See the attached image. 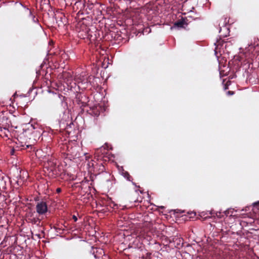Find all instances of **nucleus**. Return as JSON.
Instances as JSON below:
<instances>
[{
	"label": "nucleus",
	"mask_w": 259,
	"mask_h": 259,
	"mask_svg": "<svg viewBox=\"0 0 259 259\" xmlns=\"http://www.w3.org/2000/svg\"><path fill=\"white\" fill-rule=\"evenodd\" d=\"M19 13L23 22H26V19H30L33 23H36L38 21V19L32 14L31 11L22 5H19Z\"/></svg>",
	"instance_id": "nucleus-1"
},
{
	"label": "nucleus",
	"mask_w": 259,
	"mask_h": 259,
	"mask_svg": "<svg viewBox=\"0 0 259 259\" xmlns=\"http://www.w3.org/2000/svg\"><path fill=\"white\" fill-rule=\"evenodd\" d=\"M108 148V145L107 143L105 144V146L98 148L96 150L95 152V157H97L98 160H102L104 158V154L106 153L105 150Z\"/></svg>",
	"instance_id": "nucleus-4"
},
{
	"label": "nucleus",
	"mask_w": 259,
	"mask_h": 259,
	"mask_svg": "<svg viewBox=\"0 0 259 259\" xmlns=\"http://www.w3.org/2000/svg\"><path fill=\"white\" fill-rule=\"evenodd\" d=\"M94 171L96 175H99L105 172V167L102 163L97 164L94 166Z\"/></svg>",
	"instance_id": "nucleus-6"
},
{
	"label": "nucleus",
	"mask_w": 259,
	"mask_h": 259,
	"mask_svg": "<svg viewBox=\"0 0 259 259\" xmlns=\"http://www.w3.org/2000/svg\"><path fill=\"white\" fill-rule=\"evenodd\" d=\"M54 98L56 100H61V98H60V95H58V94H55L54 95Z\"/></svg>",
	"instance_id": "nucleus-18"
},
{
	"label": "nucleus",
	"mask_w": 259,
	"mask_h": 259,
	"mask_svg": "<svg viewBox=\"0 0 259 259\" xmlns=\"http://www.w3.org/2000/svg\"><path fill=\"white\" fill-rule=\"evenodd\" d=\"M72 149V147H71L70 149H69V147H67V150H68V153H67V155H72V156H76V155H74V153L72 151H71V150Z\"/></svg>",
	"instance_id": "nucleus-15"
},
{
	"label": "nucleus",
	"mask_w": 259,
	"mask_h": 259,
	"mask_svg": "<svg viewBox=\"0 0 259 259\" xmlns=\"http://www.w3.org/2000/svg\"><path fill=\"white\" fill-rule=\"evenodd\" d=\"M48 210V205L46 202L40 201L36 204V211L39 215L45 214Z\"/></svg>",
	"instance_id": "nucleus-3"
},
{
	"label": "nucleus",
	"mask_w": 259,
	"mask_h": 259,
	"mask_svg": "<svg viewBox=\"0 0 259 259\" xmlns=\"http://www.w3.org/2000/svg\"><path fill=\"white\" fill-rule=\"evenodd\" d=\"M122 175L123 177L129 181H131V179L132 178L129 173L127 171L123 172Z\"/></svg>",
	"instance_id": "nucleus-9"
},
{
	"label": "nucleus",
	"mask_w": 259,
	"mask_h": 259,
	"mask_svg": "<svg viewBox=\"0 0 259 259\" xmlns=\"http://www.w3.org/2000/svg\"><path fill=\"white\" fill-rule=\"evenodd\" d=\"M35 212H29L27 213V221L33 225H36L37 226H40L41 220L37 217L34 216Z\"/></svg>",
	"instance_id": "nucleus-2"
},
{
	"label": "nucleus",
	"mask_w": 259,
	"mask_h": 259,
	"mask_svg": "<svg viewBox=\"0 0 259 259\" xmlns=\"http://www.w3.org/2000/svg\"><path fill=\"white\" fill-rule=\"evenodd\" d=\"M105 174L107 176L110 177V175L109 173L107 172H105Z\"/></svg>",
	"instance_id": "nucleus-25"
},
{
	"label": "nucleus",
	"mask_w": 259,
	"mask_h": 259,
	"mask_svg": "<svg viewBox=\"0 0 259 259\" xmlns=\"http://www.w3.org/2000/svg\"><path fill=\"white\" fill-rule=\"evenodd\" d=\"M89 98L85 95L79 94L77 95L76 102L78 104L81 105V107H85L88 105Z\"/></svg>",
	"instance_id": "nucleus-5"
},
{
	"label": "nucleus",
	"mask_w": 259,
	"mask_h": 259,
	"mask_svg": "<svg viewBox=\"0 0 259 259\" xmlns=\"http://www.w3.org/2000/svg\"><path fill=\"white\" fill-rule=\"evenodd\" d=\"M15 150L14 148L12 149L11 150V152H10L11 154L13 155L15 154Z\"/></svg>",
	"instance_id": "nucleus-20"
},
{
	"label": "nucleus",
	"mask_w": 259,
	"mask_h": 259,
	"mask_svg": "<svg viewBox=\"0 0 259 259\" xmlns=\"http://www.w3.org/2000/svg\"><path fill=\"white\" fill-rule=\"evenodd\" d=\"M253 206H259V201H257V202H254V203H253Z\"/></svg>",
	"instance_id": "nucleus-21"
},
{
	"label": "nucleus",
	"mask_w": 259,
	"mask_h": 259,
	"mask_svg": "<svg viewBox=\"0 0 259 259\" xmlns=\"http://www.w3.org/2000/svg\"><path fill=\"white\" fill-rule=\"evenodd\" d=\"M212 214H213V213L211 211H207V212H202L201 213L200 216L201 217H205V218H206L207 217H209V216L208 214L211 215Z\"/></svg>",
	"instance_id": "nucleus-10"
},
{
	"label": "nucleus",
	"mask_w": 259,
	"mask_h": 259,
	"mask_svg": "<svg viewBox=\"0 0 259 259\" xmlns=\"http://www.w3.org/2000/svg\"><path fill=\"white\" fill-rule=\"evenodd\" d=\"M227 94L228 95L231 96L234 95V92L233 91H229Z\"/></svg>",
	"instance_id": "nucleus-19"
},
{
	"label": "nucleus",
	"mask_w": 259,
	"mask_h": 259,
	"mask_svg": "<svg viewBox=\"0 0 259 259\" xmlns=\"http://www.w3.org/2000/svg\"><path fill=\"white\" fill-rule=\"evenodd\" d=\"M10 131H9V130H8V131H7V132H8V133H10Z\"/></svg>",
	"instance_id": "nucleus-27"
},
{
	"label": "nucleus",
	"mask_w": 259,
	"mask_h": 259,
	"mask_svg": "<svg viewBox=\"0 0 259 259\" xmlns=\"http://www.w3.org/2000/svg\"><path fill=\"white\" fill-rule=\"evenodd\" d=\"M230 84V81H228L224 85V90H226L228 89V86Z\"/></svg>",
	"instance_id": "nucleus-17"
},
{
	"label": "nucleus",
	"mask_w": 259,
	"mask_h": 259,
	"mask_svg": "<svg viewBox=\"0 0 259 259\" xmlns=\"http://www.w3.org/2000/svg\"><path fill=\"white\" fill-rule=\"evenodd\" d=\"M6 182L4 180V177L0 176V190L6 188Z\"/></svg>",
	"instance_id": "nucleus-8"
},
{
	"label": "nucleus",
	"mask_w": 259,
	"mask_h": 259,
	"mask_svg": "<svg viewBox=\"0 0 259 259\" xmlns=\"http://www.w3.org/2000/svg\"><path fill=\"white\" fill-rule=\"evenodd\" d=\"M30 126L34 129H36V128H39V125L37 124V123H36V124H30Z\"/></svg>",
	"instance_id": "nucleus-16"
},
{
	"label": "nucleus",
	"mask_w": 259,
	"mask_h": 259,
	"mask_svg": "<svg viewBox=\"0 0 259 259\" xmlns=\"http://www.w3.org/2000/svg\"><path fill=\"white\" fill-rule=\"evenodd\" d=\"M185 25H187V23L184 19H182L176 21L174 23V26L179 28H183Z\"/></svg>",
	"instance_id": "nucleus-7"
},
{
	"label": "nucleus",
	"mask_w": 259,
	"mask_h": 259,
	"mask_svg": "<svg viewBox=\"0 0 259 259\" xmlns=\"http://www.w3.org/2000/svg\"><path fill=\"white\" fill-rule=\"evenodd\" d=\"M0 136L3 138L6 137L8 139L10 138L8 134L5 133V131H0Z\"/></svg>",
	"instance_id": "nucleus-13"
},
{
	"label": "nucleus",
	"mask_w": 259,
	"mask_h": 259,
	"mask_svg": "<svg viewBox=\"0 0 259 259\" xmlns=\"http://www.w3.org/2000/svg\"><path fill=\"white\" fill-rule=\"evenodd\" d=\"M72 219H73V220L74 221V222H76L77 221V217L73 215V217H72Z\"/></svg>",
	"instance_id": "nucleus-22"
},
{
	"label": "nucleus",
	"mask_w": 259,
	"mask_h": 259,
	"mask_svg": "<svg viewBox=\"0 0 259 259\" xmlns=\"http://www.w3.org/2000/svg\"><path fill=\"white\" fill-rule=\"evenodd\" d=\"M224 42L223 40H219L217 41V45L216 44H215V45H217V47L215 48V54L216 55H217V49H218V47L221 45V46H222L223 45V42Z\"/></svg>",
	"instance_id": "nucleus-12"
},
{
	"label": "nucleus",
	"mask_w": 259,
	"mask_h": 259,
	"mask_svg": "<svg viewBox=\"0 0 259 259\" xmlns=\"http://www.w3.org/2000/svg\"><path fill=\"white\" fill-rule=\"evenodd\" d=\"M144 227L148 229L149 230H150L151 228L152 227V223L151 222L146 223L144 225Z\"/></svg>",
	"instance_id": "nucleus-14"
},
{
	"label": "nucleus",
	"mask_w": 259,
	"mask_h": 259,
	"mask_svg": "<svg viewBox=\"0 0 259 259\" xmlns=\"http://www.w3.org/2000/svg\"><path fill=\"white\" fill-rule=\"evenodd\" d=\"M29 147L32 148V145H26V148L25 149H27V148H29Z\"/></svg>",
	"instance_id": "nucleus-24"
},
{
	"label": "nucleus",
	"mask_w": 259,
	"mask_h": 259,
	"mask_svg": "<svg viewBox=\"0 0 259 259\" xmlns=\"http://www.w3.org/2000/svg\"><path fill=\"white\" fill-rule=\"evenodd\" d=\"M61 189L60 188H58L56 190V192L59 193L60 192H61Z\"/></svg>",
	"instance_id": "nucleus-23"
},
{
	"label": "nucleus",
	"mask_w": 259,
	"mask_h": 259,
	"mask_svg": "<svg viewBox=\"0 0 259 259\" xmlns=\"http://www.w3.org/2000/svg\"><path fill=\"white\" fill-rule=\"evenodd\" d=\"M70 133V132H69L67 131V134H68V136H69Z\"/></svg>",
	"instance_id": "nucleus-26"
},
{
	"label": "nucleus",
	"mask_w": 259,
	"mask_h": 259,
	"mask_svg": "<svg viewBox=\"0 0 259 259\" xmlns=\"http://www.w3.org/2000/svg\"><path fill=\"white\" fill-rule=\"evenodd\" d=\"M58 168H59V166L57 167L56 166V164H55L54 166L51 167V170L52 171L54 174L57 175V174H58V172L57 171V169H58Z\"/></svg>",
	"instance_id": "nucleus-11"
}]
</instances>
